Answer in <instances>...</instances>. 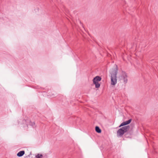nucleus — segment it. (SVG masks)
<instances>
[{"instance_id":"obj_11","label":"nucleus","mask_w":158,"mask_h":158,"mask_svg":"<svg viewBox=\"0 0 158 158\" xmlns=\"http://www.w3.org/2000/svg\"><path fill=\"white\" fill-rule=\"evenodd\" d=\"M30 125H31L33 127H35V123L34 122H30Z\"/></svg>"},{"instance_id":"obj_8","label":"nucleus","mask_w":158,"mask_h":158,"mask_svg":"<svg viewBox=\"0 0 158 158\" xmlns=\"http://www.w3.org/2000/svg\"><path fill=\"white\" fill-rule=\"evenodd\" d=\"M95 131L98 133H101V130L100 128L98 126H96L95 127Z\"/></svg>"},{"instance_id":"obj_3","label":"nucleus","mask_w":158,"mask_h":158,"mask_svg":"<svg viewBox=\"0 0 158 158\" xmlns=\"http://www.w3.org/2000/svg\"><path fill=\"white\" fill-rule=\"evenodd\" d=\"M133 127L132 126H130V129L128 131V132H127L125 134V136L126 137H129L133 133Z\"/></svg>"},{"instance_id":"obj_1","label":"nucleus","mask_w":158,"mask_h":158,"mask_svg":"<svg viewBox=\"0 0 158 158\" xmlns=\"http://www.w3.org/2000/svg\"><path fill=\"white\" fill-rule=\"evenodd\" d=\"M117 66L116 65L115 68H113L110 71L111 77V84L114 85L117 82V75L118 73Z\"/></svg>"},{"instance_id":"obj_4","label":"nucleus","mask_w":158,"mask_h":158,"mask_svg":"<svg viewBox=\"0 0 158 158\" xmlns=\"http://www.w3.org/2000/svg\"><path fill=\"white\" fill-rule=\"evenodd\" d=\"M102 78L99 76H97L94 78L93 81L94 84H95L96 83H98V81H101Z\"/></svg>"},{"instance_id":"obj_9","label":"nucleus","mask_w":158,"mask_h":158,"mask_svg":"<svg viewBox=\"0 0 158 158\" xmlns=\"http://www.w3.org/2000/svg\"><path fill=\"white\" fill-rule=\"evenodd\" d=\"M43 156L42 154H38L35 157L36 158H42Z\"/></svg>"},{"instance_id":"obj_12","label":"nucleus","mask_w":158,"mask_h":158,"mask_svg":"<svg viewBox=\"0 0 158 158\" xmlns=\"http://www.w3.org/2000/svg\"><path fill=\"white\" fill-rule=\"evenodd\" d=\"M53 95H54V94H52V95H51V96H53Z\"/></svg>"},{"instance_id":"obj_6","label":"nucleus","mask_w":158,"mask_h":158,"mask_svg":"<svg viewBox=\"0 0 158 158\" xmlns=\"http://www.w3.org/2000/svg\"><path fill=\"white\" fill-rule=\"evenodd\" d=\"M123 82L124 84L127 83V75L125 73H123L122 75Z\"/></svg>"},{"instance_id":"obj_7","label":"nucleus","mask_w":158,"mask_h":158,"mask_svg":"<svg viewBox=\"0 0 158 158\" xmlns=\"http://www.w3.org/2000/svg\"><path fill=\"white\" fill-rule=\"evenodd\" d=\"M25 154V151H22L19 152L17 154V156L19 157H21L23 156Z\"/></svg>"},{"instance_id":"obj_2","label":"nucleus","mask_w":158,"mask_h":158,"mask_svg":"<svg viewBox=\"0 0 158 158\" xmlns=\"http://www.w3.org/2000/svg\"><path fill=\"white\" fill-rule=\"evenodd\" d=\"M130 129V126L128 125L123 127L117 131V135L118 137H122L123 135Z\"/></svg>"},{"instance_id":"obj_10","label":"nucleus","mask_w":158,"mask_h":158,"mask_svg":"<svg viewBox=\"0 0 158 158\" xmlns=\"http://www.w3.org/2000/svg\"><path fill=\"white\" fill-rule=\"evenodd\" d=\"M94 84L95 85V87L97 88H99L100 85V84L98 83H96Z\"/></svg>"},{"instance_id":"obj_5","label":"nucleus","mask_w":158,"mask_h":158,"mask_svg":"<svg viewBox=\"0 0 158 158\" xmlns=\"http://www.w3.org/2000/svg\"><path fill=\"white\" fill-rule=\"evenodd\" d=\"M131 119H129L128 120L125 122H124L121 123L120 125L119 126V127H121L125 126L126 125L129 124L131 123Z\"/></svg>"}]
</instances>
